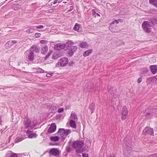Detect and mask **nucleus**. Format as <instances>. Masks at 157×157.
Returning <instances> with one entry per match:
<instances>
[{
  "label": "nucleus",
  "instance_id": "f257e3e1",
  "mask_svg": "<svg viewBox=\"0 0 157 157\" xmlns=\"http://www.w3.org/2000/svg\"><path fill=\"white\" fill-rule=\"evenodd\" d=\"M84 144L83 140H77L73 142L71 145L72 147L76 150V151L78 153H81V149Z\"/></svg>",
  "mask_w": 157,
  "mask_h": 157
},
{
  "label": "nucleus",
  "instance_id": "f03ea898",
  "mask_svg": "<svg viewBox=\"0 0 157 157\" xmlns=\"http://www.w3.org/2000/svg\"><path fill=\"white\" fill-rule=\"evenodd\" d=\"M154 25V22L153 21H150L149 22L144 21L142 24V28L145 32L149 33L151 32V28L149 27H152Z\"/></svg>",
  "mask_w": 157,
  "mask_h": 157
},
{
  "label": "nucleus",
  "instance_id": "7ed1b4c3",
  "mask_svg": "<svg viewBox=\"0 0 157 157\" xmlns=\"http://www.w3.org/2000/svg\"><path fill=\"white\" fill-rule=\"evenodd\" d=\"M68 46L70 48L68 50V53L70 56H72L74 53L77 49V47L76 46H73V43L71 41H69L67 42Z\"/></svg>",
  "mask_w": 157,
  "mask_h": 157
},
{
  "label": "nucleus",
  "instance_id": "20e7f679",
  "mask_svg": "<svg viewBox=\"0 0 157 157\" xmlns=\"http://www.w3.org/2000/svg\"><path fill=\"white\" fill-rule=\"evenodd\" d=\"M68 60L66 58H63L60 59L58 62V64L61 67H64L68 63Z\"/></svg>",
  "mask_w": 157,
  "mask_h": 157
},
{
  "label": "nucleus",
  "instance_id": "39448f33",
  "mask_svg": "<svg viewBox=\"0 0 157 157\" xmlns=\"http://www.w3.org/2000/svg\"><path fill=\"white\" fill-rule=\"evenodd\" d=\"M65 47L66 45L65 44L58 43L55 45L53 48L56 50H60L64 48Z\"/></svg>",
  "mask_w": 157,
  "mask_h": 157
},
{
  "label": "nucleus",
  "instance_id": "423d86ee",
  "mask_svg": "<svg viewBox=\"0 0 157 157\" xmlns=\"http://www.w3.org/2000/svg\"><path fill=\"white\" fill-rule=\"evenodd\" d=\"M143 132L146 134L151 135L153 133L154 131L151 128L146 127L144 129Z\"/></svg>",
  "mask_w": 157,
  "mask_h": 157
},
{
  "label": "nucleus",
  "instance_id": "0eeeda50",
  "mask_svg": "<svg viewBox=\"0 0 157 157\" xmlns=\"http://www.w3.org/2000/svg\"><path fill=\"white\" fill-rule=\"evenodd\" d=\"M56 128V124L55 123H52L51 124V126L49 128L48 131V133H51L54 132Z\"/></svg>",
  "mask_w": 157,
  "mask_h": 157
},
{
  "label": "nucleus",
  "instance_id": "6e6552de",
  "mask_svg": "<svg viewBox=\"0 0 157 157\" xmlns=\"http://www.w3.org/2000/svg\"><path fill=\"white\" fill-rule=\"evenodd\" d=\"M28 137L29 138H35L37 136V135L35 133H33L32 131L28 130L26 132Z\"/></svg>",
  "mask_w": 157,
  "mask_h": 157
},
{
  "label": "nucleus",
  "instance_id": "1a4fd4ad",
  "mask_svg": "<svg viewBox=\"0 0 157 157\" xmlns=\"http://www.w3.org/2000/svg\"><path fill=\"white\" fill-rule=\"evenodd\" d=\"M50 153L51 154L54 156L58 155L60 154V152L58 149L54 148L50 150Z\"/></svg>",
  "mask_w": 157,
  "mask_h": 157
},
{
  "label": "nucleus",
  "instance_id": "9d476101",
  "mask_svg": "<svg viewBox=\"0 0 157 157\" xmlns=\"http://www.w3.org/2000/svg\"><path fill=\"white\" fill-rule=\"evenodd\" d=\"M150 68L151 72L153 74H155L157 71V67L155 65H152L150 66Z\"/></svg>",
  "mask_w": 157,
  "mask_h": 157
},
{
  "label": "nucleus",
  "instance_id": "9b49d317",
  "mask_svg": "<svg viewBox=\"0 0 157 157\" xmlns=\"http://www.w3.org/2000/svg\"><path fill=\"white\" fill-rule=\"evenodd\" d=\"M121 113L127 114H128V108L126 106L124 105L123 106L121 109Z\"/></svg>",
  "mask_w": 157,
  "mask_h": 157
},
{
  "label": "nucleus",
  "instance_id": "f8f14e48",
  "mask_svg": "<svg viewBox=\"0 0 157 157\" xmlns=\"http://www.w3.org/2000/svg\"><path fill=\"white\" fill-rule=\"evenodd\" d=\"M69 124L71 127L75 129L76 128V125L75 122L74 121L70 120Z\"/></svg>",
  "mask_w": 157,
  "mask_h": 157
},
{
  "label": "nucleus",
  "instance_id": "ddd939ff",
  "mask_svg": "<svg viewBox=\"0 0 157 157\" xmlns=\"http://www.w3.org/2000/svg\"><path fill=\"white\" fill-rule=\"evenodd\" d=\"M30 49L31 52H33L34 51H35L36 52L38 53L39 51V49L37 48L36 46L34 45H33L31 46Z\"/></svg>",
  "mask_w": 157,
  "mask_h": 157
},
{
  "label": "nucleus",
  "instance_id": "4468645a",
  "mask_svg": "<svg viewBox=\"0 0 157 157\" xmlns=\"http://www.w3.org/2000/svg\"><path fill=\"white\" fill-rule=\"evenodd\" d=\"M89 108L91 111V113H93L95 109V104L93 103L90 104L89 106Z\"/></svg>",
  "mask_w": 157,
  "mask_h": 157
},
{
  "label": "nucleus",
  "instance_id": "2eb2a0df",
  "mask_svg": "<svg viewBox=\"0 0 157 157\" xmlns=\"http://www.w3.org/2000/svg\"><path fill=\"white\" fill-rule=\"evenodd\" d=\"M48 51V47L47 46H45L41 48V53L43 54H45Z\"/></svg>",
  "mask_w": 157,
  "mask_h": 157
},
{
  "label": "nucleus",
  "instance_id": "dca6fc26",
  "mask_svg": "<svg viewBox=\"0 0 157 157\" xmlns=\"http://www.w3.org/2000/svg\"><path fill=\"white\" fill-rule=\"evenodd\" d=\"M25 128H27L31 125V121L29 119H27L24 124Z\"/></svg>",
  "mask_w": 157,
  "mask_h": 157
},
{
  "label": "nucleus",
  "instance_id": "f3484780",
  "mask_svg": "<svg viewBox=\"0 0 157 157\" xmlns=\"http://www.w3.org/2000/svg\"><path fill=\"white\" fill-rule=\"evenodd\" d=\"M92 52V49H89L83 53V56L84 57H86L88 56Z\"/></svg>",
  "mask_w": 157,
  "mask_h": 157
},
{
  "label": "nucleus",
  "instance_id": "a211bd4d",
  "mask_svg": "<svg viewBox=\"0 0 157 157\" xmlns=\"http://www.w3.org/2000/svg\"><path fill=\"white\" fill-rule=\"evenodd\" d=\"M70 118L71 119V120H74L77 121L78 120V118L76 115L74 113H71V114Z\"/></svg>",
  "mask_w": 157,
  "mask_h": 157
},
{
  "label": "nucleus",
  "instance_id": "6ab92c4d",
  "mask_svg": "<svg viewBox=\"0 0 157 157\" xmlns=\"http://www.w3.org/2000/svg\"><path fill=\"white\" fill-rule=\"evenodd\" d=\"M79 46L82 48H86L88 46V44L85 42H82L79 44Z\"/></svg>",
  "mask_w": 157,
  "mask_h": 157
},
{
  "label": "nucleus",
  "instance_id": "aec40b11",
  "mask_svg": "<svg viewBox=\"0 0 157 157\" xmlns=\"http://www.w3.org/2000/svg\"><path fill=\"white\" fill-rule=\"evenodd\" d=\"M149 3L157 8V0H149Z\"/></svg>",
  "mask_w": 157,
  "mask_h": 157
},
{
  "label": "nucleus",
  "instance_id": "412c9836",
  "mask_svg": "<svg viewBox=\"0 0 157 157\" xmlns=\"http://www.w3.org/2000/svg\"><path fill=\"white\" fill-rule=\"evenodd\" d=\"M65 133V129L63 128H60L58 131V133L60 135H64Z\"/></svg>",
  "mask_w": 157,
  "mask_h": 157
},
{
  "label": "nucleus",
  "instance_id": "4be33fe9",
  "mask_svg": "<svg viewBox=\"0 0 157 157\" xmlns=\"http://www.w3.org/2000/svg\"><path fill=\"white\" fill-rule=\"evenodd\" d=\"M34 54L33 52H31L29 54L28 58L29 60L32 61L34 59Z\"/></svg>",
  "mask_w": 157,
  "mask_h": 157
},
{
  "label": "nucleus",
  "instance_id": "5701e85b",
  "mask_svg": "<svg viewBox=\"0 0 157 157\" xmlns=\"http://www.w3.org/2000/svg\"><path fill=\"white\" fill-rule=\"evenodd\" d=\"M50 140L51 141L56 142L59 140V138L57 136H52L50 137Z\"/></svg>",
  "mask_w": 157,
  "mask_h": 157
},
{
  "label": "nucleus",
  "instance_id": "b1692460",
  "mask_svg": "<svg viewBox=\"0 0 157 157\" xmlns=\"http://www.w3.org/2000/svg\"><path fill=\"white\" fill-rule=\"evenodd\" d=\"M16 43V41L15 40H13L11 41H9L6 44V45L7 47H10L11 46V44L12 43L15 44Z\"/></svg>",
  "mask_w": 157,
  "mask_h": 157
},
{
  "label": "nucleus",
  "instance_id": "393cba45",
  "mask_svg": "<svg viewBox=\"0 0 157 157\" xmlns=\"http://www.w3.org/2000/svg\"><path fill=\"white\" fill-rule=\"evenodd\" d=\"M80 28V24L77 23L75 24L73 27V29L75 31H78Z\"/></svg>",
  "mask_w": 157,
  "mask_h": 157
},
{
  "label": "nucleus",
  "instance_id": "a878e982",
  "mask_svg": "<svg viewBox=\"0 0 157 157\" xmlns=\"http://www.w3.org/2000/svg\"><path fill=\"white\" fill-rule=\"evenodd\" d=\"M121 118L122 120H124L127 118L128 114L121 113Z\"/></svg>",
  "mask_w": 157,
  "mask_h": 157
},
{
  "label": "nucleus",
  "instance_id": "bb28decb",
  "mask_svg": "<svg viewBox=\"0 0 157 157\" xmlns=\"http://www.w3.org/2000/svg\"><path fill=\"white\" fill-rule=\"evenodd\" d=\"M59 57V56L58 54L57 53H54L52 55V58L53 59H56Z\"/></svg>",
  "mask_w": 157,
  "mask_h": 157
},
{
  "label": "nucleus",
  "instance_id": "cd10ccee",
  "mask_svg": "<svg viewBox=\"0 0 157 157\" xmlns=\"http://www.w3.org/2000/svg\"><path fill=\"white\" fill-rule=\"evenodd\" d=\"M37 69L38 70V71L36 72H35L36 73H43L45 72V71L44 70H43L42 69L40 68V67L38 68Z\"/></svg>",
  "mask_w": 157,
  "mask_h": 157
},
{
  "label": "nucleus",
  "instance_id": "c85d7f7f",
  "mask_svg": "<svg viewBox=\"0 0 157 157\" xmlns=\"http://www.w3.org/2000/svg\"><path fill=\"white\" fill-rule=\"evenodd\" d=\"M35 30L34 29L32 28L26 30V32L28 33H31L33 32Z\"/></svg>",
  "mask_w": 157,
  "mask_h": 157
},
{
  "label": "nucleus",
  "instance_id": "c756f323",
  "mask_svg": "<svg viewBox=\"0 0 157 157\" xmlns=\"http://www.w3.org/2000/svg\"><path fill=\"white\" fill-rule=\"evenodd\" d=\"M71 132V130L70 129H65V135H68Z\"/></svg>",
  "mask_w": 157,
  "mask_h": 157
},
{
  "label": "nucleus",
  "instance_id": "7c9ffc66",
  "mask_svg": "<svg viewBox=\"0 0 157 157\" xmlns=\"http://www.w3.org/2000/svg\"><path fill=\"white\" fill-rule=\"evenodd\" d=\"M49 2L51 4V5H52L53 4H54L57 3L56 0H50Z\"/></svg>",
  "mask_w": 157,
  "mask_h": 157
},
{
  "label": "nucleus",
  "instance_id": "2f4dec72",
  "mask_svg": "<svg viewBox=\"0 0 157 157\" xmlns=\"http://www.w3.org/2000/svg\"><path fill=\"white\" fill-rule=\"evenodd\" d=\"M56 107L54 105L51 106L50 107V110L52 111H53L55 110H56Z\"/></svg>",
  "mask_w": 157,
  "mask_h": 157
},
{
  "label": "nucleus",
  "instance_id": "473e14b6",
  "mask_svg": "<svg viewBox=\"0 0 157 157\" xmlns=\"http://www.w3.org/2000/svg\"><path fill=\"white\" fill-rule=\"evenodd\" d=\"M47 42V41L45 40H42L40 41V43L43 44H46Z\"/></svg>",
  "mask_w": 157,
  "mask_h": 157
},
{
  "label": "nucleus",
  "instance_id": "72a5a7b5",
  "mask_svg": "<svg viewBox=\"0 0 157 157\" xmlns=\"http://www.w3.org/2000/svg\"><path fill=\"white\" fill-rule=\"evenodd\" d=\"M35 27L37 29H42L44 28V26L43 25H36Z\"/></svg>",
  "mask_w": 157,
  "mask_h": 157
},
{
  "label": "nucleus",
  "instance_id": "f704fd0d",
  "mask_svg": "<svg viewBox=\"0 0 157 157\" xmlns=\"http://www.w3.org/2000/svg\"><path fill=\"white\" fill-rule=\"evenodd\" d=\"M53 73H48L46 75V76L47 77H49L51 76H53Z\"/></svg>",
  "mask_w": 157,
  "mask_h": 157
},
{
  "label": "nucleus",
  "instance_id": "c9c22d12",
  "mask_svg": "<svg viewBox=\"0 0 157 157\" xmlns=\"http://www.w3.org/2000/svg\"><path fill=\"white\" fill-rule=\"evenodd\" d=\"M63 108H60L58 109V112L59 113H60L63 112Z\"/></svg>",
  "mask_w": 157,
  "mask_h": 157
},
{
  "label": "nucleus",
  "instance_id": "e433bc0d",
  "mask_svg": "<svg viewBox=\"0 0 157 157\" xmlns=\"http://www.w3.org/2000/svg\"><path fill=\"white\" fill-rule=\"evenodd\" d=\"M40 35H41L40 33H36L35 34V36L36 38H38V37H39L40 36Z\"/></svg>",
  "mask_w": 157,
  "mask_h": 157
},
{
  "label": "nucleus",
  "instance_id": "4c0bfd02",
  "mask_svg": "<svg viewBox=\"0 0 157 157\" xmlns=\"http://www.w3.org/2000/svg\"><path fill=\"white\" fill-rule=\"evenodd\" d=\"M66 150L67 152H70L71 150V149L70 147L68 146L66 147Z\"/></svg>",
  "mask_w": 157,
  "mask_h": 157
},
{
  "label": "nucleus",
  "instance_id": "58836bf2",
  "mask_svg": "<svg viewBox=\"0 0 157 157\" xmlns=\"http://www.w3.org/2000/svg\"><path fill=\"white\" fill-rule=\"evenodd\" d=\"M142 78L141 77L139 78L137 80V82L138 83H140L142 81Z\"/></svg>",
  "mask_w": 157,
  "mask_h": 157
},
{
  "label": "nucleus",
  "instance_id": "ea45409f",
  "mask_svg": "<svg viewBox=\"0 0 157 157\" xmlns=\"http://www.w3.org/2000/svg\"><path fill=\"white\" fill-rule=\"evenodd\" d=\"M74 7L73 6H71L70 7V8L69 10H67L68 12H70L73 9Z\"/></svg>",
  "mask_w": 157,
  "mask_h": 157
},
{
  "label": "nucleus",
  "instance_id": "a19ab883",
  "mask_svg": "<svg viewBox=\"0 0 157 157\" xmlns=\"http://www.w3.org/2000/svg\"><path fill=\"white\" fill-rule=\"evenodd\" d=\"M10 157H17V156L16 154L13 153L12 154Z\"/></svg>",
  "mask_w": 157,
  "mask_h": 157
},
{
  "label": "nucleus",
  "instance_id": "79ce46f5",
  "mask_svg": "<svg viewBox=\"0 0 157 157\" xmlns=\"http://www.w3.org/2000/svg\"><path fill=\"white\" fill-rule=\"evenodd\" d=\"M54 9L53 8H52L50 9L49 10L48 12L49 13H51V12H53L54 11Z\"/></svg>",
  "mask_w": 157,
  "mask_h": 157
},
{
  "label": "nucleus",
  "instance_id": "37998d69",
  "mask_svg": "<svg viewBox=\"0 0 157 157\" xmlns=\"http://www.w3.org/2000/svg\"><path fill=\"white\" fill-rule=\"evenodd\" d=\"M92 14L93 15H94L95 14H96L97 13L94 10H92Z\"/></svg>",
  "mask_w": 157,
  "mask_h": 157
},
{
  "label": "nucleus",
  "instance_id": "c03bdc74",
  "mask_svg": "<svg viewBox=\"0 0 157 157\" xmlns=\"http://www.w3.org/2000/svg\"><path fill=\"white\" fill-rule=\"evenodd\" d=\"M82 156L83 157H88V155L85 153L82 154Z\"/></svg>",
  "mask_w": 157,
  "mask_h": 157
},
{
  "label": "nucleus",
  "instance_id": "a18cd8bd",
  "mask_svg": "<svg viewBox=\"0 0 157 157\" xmlns=\"http://www.w3.org/2000/svg\"><path fill=\"white\" fill-rule=\"evenodd\" d=\"M63 0H56L57 1V3H59L61 2Z\"/></svg>",
  "mask_w": 157,
  "mask_h": 157
},
{
  "label": "nucleus",
  "instance_id": "49530a36",
  "mask_svg": "<svg viewBox=\"0 0 157 157\" xmlns=\"http://www.w3.org/2000/svg\"><path fill=\"white\" fill-rule=\"evenodd\" d=\"M119 22L120 21L121 22H123V20L122 19H120L118 20Z\"/></svg>",
  "mask_w": 157,
  "mask_h": 157
},
{
  "label": "nucleus",
  "instance_id": "de8ad7c7",
  "mask_svg": "<svg viewBox=\"0 0 157 157\" xmlns=\"http://www.w3.org/2000/svg\"><path fill=\"white\" fill-rule=\"evenodd\" d=\"M114 21H115V22L117 24L119 23V21L118 20H115Z\"/></svg>",
  "mask_w": 157,
  "mask_h": 157
},
{
  "label": "nucleus",
  "instance_id": "09e8293b",
  "mask_svg": "<svg viewBox=\"0 0 157 157\" xmlns=\"http://www.w3.org/2000/svg\"><path fill=\"white\" fill-rule=\"evenodd\" d=\"M51 53L50 52H49L48 54L46 56V57H48L49 56H50V55H51Z\"/></svg>",
  "mask_w": 157,
  "mask_h": 157
},
{
  "label": "nucleus",
  "instance_id": "8fccbe9b",
  "mask_svg": "<svg viewBox=\"0 0 157 157\" xmlns=\"http://www.w3.org/2000/svg\"><path fill=\"white\" fill-rule=\"evenodd\" d=\"M51 53L50 52H49L48 54L46 56V57H48L49 56H50V55H51Z\"/></svg>",
  "mask_w": 157,
  "mask_h": 157
},
{
  "label": "nucleus",
  "instance_id": "3c124183",
  "mask_svg": "<svg viewBox=\"0 0 157 157\" xmlns=\"http://www.w3.org/2000/svg\"><path fill=\"white\" fill-rule=\"evenodd\" d=\"M150 115V113H147L146 114V116H149V115Z\"/></svg>",
  "mask_w": 157,
  "mask_h": 157
},
{
  "label": "nucleus",
  "instance_id": "603ef678",
  "mask_svg": "<svg viewBox=\"0 0 157 157\" xmlns=\"http://www.w3.org/2000/svg\"><path fill=\"white\" fill-rule=\"evenodd\" d=\"M96 15H98V16H100V14H99L98 13H96Z\"/></svg>",
  "mask_w": 157,
  "mask_h": 157
},
{
  "label": "nucleus",
  "instance_id": "864d4df0",
  "mask_svg": "<svg viewBox=\"0 0 157 157\" xmlns=\"http://www.w3.org/2000/svg\"><path fill=\"white\" fill-rule=\"evenodd\" d=\"M115 21H113L112 22V24H114L115 23Z\"/></svg>",
  "mask_w": 157,
  "mask_h": 157
},
{
  "label": "nucleus",
  "instance_id": "5fc2aeb1",
  "mask_svg": "<svg viewBox=\"0 0 157 157\" xmlns=\"http://www.w3.org/2000/svg\"><path fill=\"white\" fill-rule=\"evenodd\" d=\"M154 155H152L151 156H150V157H154Z\"/></svg>",
  "mask_w": 157,
  "mask_h": 157
},
{
  "label": "nucleus",
  "instance_id": "6e6d98bb",
  "mask_svg": "<svg viewBox=\"0 0 157 157\" xmlns=\"http://www.w3.org/2000/svg\"><path fill=\"white\" fill-rule=\"evenodd\" d=\"M63 3H67V2H66V1H65V2H63Z\"/></svg>",
  "mask_w": 157,
  "mask_h": 157
}]
</instances>
